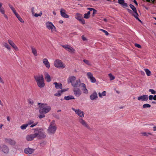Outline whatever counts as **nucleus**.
Listing matches in <instances>:
<instances>
[{"mask_svg": "<svg viewBox=\"0 0 156 156\" xmlns=\"http://www.w3.org/2000/svg\"><path fill=\"white\" fill-rule=\"evenodd\" d=\"M34 78L39 87L42 88L44 86V78L42 75L35 76Z\"/></svg>", "mask_w": 156, "mask_h": 156, "instance_id": "nucleus-2", "label": "nucleus"}, {"mask_svg": "<svg viewBox=\"0 0 156 156\" xmlns=\"http://www.w3.org/2000/svg\"><path fill=\"white\" fill-rule=\"evenodd\" d=\"M106 92L105 91H103L101 93H98V95L100 98H102V96H105L106 95Z\"/></svg>", "mask_w": 156, "mask_h": 156, "instance_id": "nucleus-34", "label": "nucleus"}, {"mask_svg": "<svg viewBox=\"0 0 156 156\" xmlns=\"http://www.w3.org/2000/svg\"><path fill=\"white\" fill-rule=\"evenodd\" d=\"M9 5L10 8L12 10H13L15 9L13 7V6L9 4Z\"/></svg>", "mask_w": 156, "mask_h": 156, "instance_id": "nucleus-54", "label": "nucleus"}, {"mask_svg": "<svg viewBox=\"0 0 156 156\" xmlns=\"http://www.w3.org/2000/svg\"><path fill=\"white\" fill-rule=\"evenodd\" d=\"M97 12V10L95 9H94L93 10V13L92 14V16H94L95 14Z\"/></svg>", "mask_w": 156, "mask_h": 156, "instance_id": "nucleus-52", "label": "nucleus"}, {"mask_svg": "<svg viewBox=\"0 0 156 156\" xmlns=\"http://www.w3.org/2000/svg\"><path fill=\"white\" fill-rule=\"evenodd\" d=\"M66 91V90L63 89L61 90H58V92L54 94V95L57 97H59L61 96L62 93Z\"/></svg>", "mask_w": 156, "mask_h": 156, "instance_id": "nucleus-28", "label": "nucleus"}, {"mask_svg": "<svg viewBox=\"0 0 156 156\" xmlns=\"http://www.w3.org/2000/svg\"><path fill=\"white\" fill-rule=\"evenodd\" d=\"M43 62L44 64L45 65V66L46 68L48 69L50 68V64L49 62L48 61V60L46 58H44L43 59Z\"/></svg>", "mask_w": 156, "mask_h": 156, "instance_id": "nucleus-21", "label": "nucleus"}, {"mask_svg": "<svg viewBox=\"0 0 156 156\" xmlns=\"http://www.w3.org/2000/svg\"><path fill=\"white\" fill-rule=\"evenodd\" d=\"M2 3L0 2V12L2 14H4L5 13V10L2 6Z\"/></svg>", "mask_w": 156, "mask_h": 156, "instance_id": "nucleus-30", "label": "nucleus"}, {"mask_svg": "<svg viewBox=\"0 0 156 156\" xmlns=\"http://www.w3.org/2000/svg\"><path fill=\"white\" fill-rule=\"evenodd\" d=\"M5 140L6 142L12 145H14L16 144V142L11 139H5Z\"/></svg>", "mask_w": 156, "mask_h": 156, "instance_id": "nucleus-25", "label": "nucleus"}, {"mask_svg": "<svg viewBox=\"0 0 156 156\" xmlns=\"http://www.w3.org/2000/svg\"><path fill=\"white\" fill-rule=\"evenodd\" d=\"M34 133L27 135L26 137L27 140L30 141L33 140L35 138L40 139L44 138L46 137L45 132L43 129L37 127L33 129Z\"/></svg>", "mask_w": 156, "mask_h": 156, "instance_id": "nucleus-1", "label": "nucleus"}, {"mask_svg": "<svg viewBox=\"0 0 156 156\" xmlns=\"http://www.w3.org/2000/svg\"><path fill=\"white\" fill-rule=\"evenodd\" d=\"M79 86L82 88V90L84 93L86 94H87L88 93V91L86 88V86L85 84L83 83H80Z\"/></svg>", "mask_w": 156, "mask_h": 156, "instance_id": "nucleus-15", "label": "nucleus"}, {"mask_svg": "<svg viewBox=\"0 0 156 156\" xmlns=\"http://www.w3.org/2000/svg\"><path fill=\"white\" fill-rule=\"evenodd\" d=\"M64 99L66 100H69L71 99H74V97L72 95H69L67 96H65Z\"/></svg>", "mask_w": 156, "mask_h": 156, "instance_id": "nucleus-31", "label": "nucleus"}, {"mask_svg": "<svg viewBox=\"0 0 156 156\" xmlns=\"http://www.w3.org/2000/svg\"><path fill=\"white\" fill-rule=\"evenodd\" d=\"M3 45L6 48L9 50H11V47L7 43L5 42L3 43Z\"/></svg>", "mask_w": 156, "mask_h": 156, "instance_id": "nucleus-32", "label": "nucleus"}, {"mask_svg": "<svg viewBox=\"0 0 156 156\" xmlns=\"http://www.w3.org/2000/svg\"><path fill=\"white\" fill-rule=\"evenodd\" d=\"M34 123V121L31 120H29L28 121L27 123V124L28 125V126L29 125H30L33 124Z\"/></svg>", "mask_w": 156, "mask_h": 156, "instance_id": "nucleus-43", "label": "nucleus"}, {"mask_svg": "<svg viewBox=\"0 0 156 156\" xmlns=\"http://www.w3.org/2000/svg\"><path fill=\"white\" fill-rule=\"evenodd\" d=\"M72 109L73 111H74L75 112V113L80 117L81 118H83L84 117L85 114L84 112L83 111H81L80 109H76L73 108H72Z\"/></svg>", "mask_w": 156, "mask_h": 156, "instance_id": "nucleus-8", "label": "nucleus"}, {"mask_svg": "<svg viewBox=\"0 0 156 156\" xmlns=\"http://www.w3.org/2000/svg\"><path fill=\"white\" fill-rule=\"evenodd\" d=\"M30 48L33 55L35 56H37V53L36 48L33 46H31Z\"/></svg>", "mask_w": 156, "mask_h": 156, "instance_id": "nucleus-27", "label": "nucleus"}, {"mask_svg": "<svg viewBox=\"0 0 156 156\" xmlns=\"http://www.w3.org/2000/svg\"><path fill=\"white\" fill-rule=\"evenodd\" d=\"M100 30L104 33L106 35H108L109 34L108 33L107 31L102 29H101Z\"/></svg>", "mask_w": 156, "mask_h": 156, "instance_id": "nucleus-45", "label": "nucleus"}, {"mask_svg": "<svg viewBox=\"0 0 156 156\" xmlns=\"http://www.w3.org/2000/svg\"><path fill=\"white\" fill-rule=\"evenodd\" d=\"M79 21L80 23L83 25H84L85 24V21L84 20L83 18H82L80 20H79Z\"/></svg>", "mask_w": 156, "mask_h": 156, "instance_id": "nucleus-42", "label": "nucleus"}, {"mask_svg": "<svg viewBox=\"0 0 156 156\" xmlns=\"http://www.w3.org/2000/svg\"><path fill=\"white\" fill-rule=\"evenodd\" d=\"M8 41L9 44L16 51H17L19 50L18 48L12 41L11 40L9 39L8 40Z\"/></svg>", "mask_w": 156, "mask_h": 156, "instance_id": "nucleus-14", "label": "nucleus"}, {"mask_svg": "<svg viewBox=\"0 0 156 156\" xmlns=\"http://www.w3.org/2000/svg\"><path fill=\"white\" fill-rule=\"evenodd\" d=\"M90 98L92 100H94L98 98L97 94L96 91H94L90 96Z\"/></svg>", "mask_w": 156, "mask_h": 156, "instance_id": "nucleus-20", "label": "nucleus"}, {"mask_svg": "<svg viewBox=\"0 0 156 156\" xmlns=\"http://www.w3.org/2000/svg\"><path fill=\"white\" fill-rule=\"evenodd\" d=\"M74 94L76 97H79L81 94L82 92L79 88H75L73 90Z\"/></svg>", "mask_w": 156, "mask_h": 156, "instance_id": "nucleus-12", "label": "nucleus"}, {"mask_svg": "<svg viewBox=\"0 0 156 156\" xmlns=\"http://www.w3.org/2000/svg\"><path fill=\"white\" fill-rule=\"evenodd\" d=\"M38 122H36L34 123L33 124H32V125L30 126V127H34L36 126V125H37Z\"/></svg>", "mask_w": 156, "mask_h": 156, "instance_id": "nucleus-48", "label": "nucleus"}, {"mask_svg": "<svg viewBox=\"0 0 156 156\" xmlns=\"http://www.w3.org/2000/svg\"><path fill=\"white\" fill-rule=\"evenodd\" d=\"M148 99V96L147 95H144L138 97L137 99L141 101H147Z\"/></svg>", "mask_w": 156, "mask_h": 156, "instance_id": "nucleus-13", "label": "nucleus"}, {"mask_svg": "<svg viewBox=\"0 0 156 156\" xmlns=\"http://www.w3.org/2000/svg\"><path fill=\"white\" fill-rule=\"evenodd\" d=\"M87 78L89 79L91 82L94 83L96 81V80L94 77L93 74L90 72H88L87 73Z\"/></svg>", "mask_w": 156, "mask_h": 156, "instance_id": "nucleus-10", "label": "nucleus"}, {"mask_svg": "<svg viewBox=\"0 0 156 156\" xmlns=\"http://www.w3.org/2000/svg\"><path fill=\"white\" fill-rule=\"evenodd\" d=\"M65 10L63 9H62L60 10V14L61 16L63 17L66 18H69V16L65 12Z\"/></svg>", "mask_w": 156, "mask_h": 156, "instance_id": "nucleus-17", "label": "nucleus"}, {"mask_svg": "<svg viewBox=\"0 0 156 156\" xmlns=\"http://www.w3.org/2000/svg\"><path fill=\"white\" fill-rule=\"evenodd\" d=\"M42 14V12H41L39 14H37L36 13L34 15V16L35 17H38V16H41Z\"/></svg>", "mask_w": 156, "mask_h": 156, "instance_id": "nucleus-44", "label": "nucleus"}, {"mask_svg": "<svg viewBox=\"0 0 156 156\" xmlns=\"http://www.w3.org/2000/svg\"><path fill=\"white\" fill-rule=\"evenodd\" d=\"M38 122H36L34 123L33 124H32V125L30 126V127H34L36 126V125H37Z\"/></svg>", "mask_w": 156, "mask_h": 156, "instance_id": "nucleus-47", "label": "nucleus"}, {"mask_svg": "<svg viewBox=\"0 0 156 156\" xmlns=\"http://www.w3.org/2000/svg\"><path fill=\"white\" fill-rule=\"evenodd\" d=\"M45 79L48 82H50L51 81V79L49 75L47 72L44 73Z\"/></svg>", "mask_w": 156, "mask_h": 156, "instance_id": "nucleus-26", "label": "nucleus"}, {"mask_svg": "<svg viewBox=\"0 0 156 156\" xmlns=\"http://www.w3.org/2000/svg\"><path fill=\"white\" fill-rule=\"evenodd\" d=\"M63 22V21L62 20H60L59 21V23H60L62 24V23Z\"/></svg>", "mask_w": 156, "mask_h": 156, "instance_id": "nucleus-63", "label": "nucleus"}, {"mask_svg": "<svg viewBox=\"0 0 156 156\" xmlns=\"http://www.w3.org/2000/svg\"><path fill=\"white\" fill-rule=\"evenodd\" d=\"M153 96L152 95H150L148 96V98L149 100H151L153 99Z\"/></svg>", "mask_w": 156, "mask_h": 156, "instance_id": "nucleus-51", "label": "nucleus"}, {"mask_svg": "<svg viewBox=\"0 0 156 156\" xmlns=\"http://www.w3.org/2000/svg\"><path fill=\"white\" fill-rule=\"evenodd\" d=\"M62 47L67 51L71 53H74L75 50L70 46L68 45H62Z\"/></svg>", "mask_w": 156, "mask_h": 156, "instance_id": "nucleus-9", "label": "nucleus"}, {"mask_svg": "<svg viewBox=\"0 0 156 156\" xmlns=\"http://www.w3.org/2000/svg\"><path fill=\"white\" fill-rule=\"evenodd\" d=\"M78 122L82 124L83 126L87 129H90V127L88 124L86 122L81 118H79L78 119Z\"/></svg>", "mask_w": 156, "mask_h": 156, "instance_id": "nucleus-11", "label": "nucleus"}, {"mask_svg": "<svg viewBox=\"0 0 156 156\" xmlns=\"http://www.w3.org/2000/svg\"><path fill=\"white\" fill-rule=\"evenodd\" d=\"M75 18L76 19L79 21L82 18V16L80 14L77 13L75 15Z\"/></svg>", "mask_w": 156, "mask_h": 156, "instance_id": "nucleus-29", "label": "nucleus"}, {"mask_svg": "<svg viewBox=\"0 0 156 156\" xmlns=\"http://www.w3.org/2000/svg\"><path fill=\"white\" fill-rule=\"evenodd\" d=\"M57 129V127L55 123V121H53L50 123L48 129V133L50 134H54L55 132Z\"/></svg>", "mask_w": 156, "mask_h": 156, "instance_id": "nucleus-4", "label": "nucleus"}, {"mask_svg": "<svg viewBox=\"0 0 156 156\" xmlns=\"http://www.w3.org/2000/svg\"><path fill=\"white\" fill-rule=\"evenodd\" d=\"M28 102L31 105H33L34 103L33 101L31 99H29L28 100Z\"/></svg>", "mask_w": 156, "mask_h": 156, "instance_id": "nucleus-50", "label": "nucleus"}, {"mask_svg": "<svg viewBox=\"0 0 156 156\" xmlns=\"http://www.w3.org/2000/svg\"><path fill=\"white\" fill-rule=\"evenodd\" d=\"M83 61L86 64L90 66L91 65L90 62L88 60L86 59H84Z\"/></svg>", "mask_w": 156, "mask_h": 156, "instance_id": "nucleus-38", "label": "nucleus"}, {"mask_svg": "<svg viewBox=\"0 0 156 156\" xmlns=\"http://www.w3.org/2000/svg\"><path fill=\"white\" fill-rule=\"evenodd\" d=\"M2 151L5 153H8L9 152L8 147L6 145H4L2 147Z\"/></svg>", "mask_w": 156, "mask_h": 156, "instance_id": "nucleus-24", "label": "nucleus"}, {"mask_svg": "<svg viewBox=\"0 0 156 156\" xmlns=\"http://www.w3.org/2000/svg\"><path fill=\"white\" fill-rule=\"evenodd\" d=\"M87 10H90V11H91L92 10L93 11V10L94 9L93 8H87Z\"/></svg>", "mask_w": 156, "mask_h": 156, "instance_id": "nucleus-59", "label": "nucleus"}, {"mask_svg": "<svg viewBox=\"0 0 156 156\" xmlns=\"http://www.w3.org/2000/svg\"><path fill=\"white\" fill-rule=\"evenodd\" d=\"M45 26L49 30H51L52 31L55 30L56 29L54 25L50 22H47L45 23Z\"/></svg>", "mask_w": 156, "mask_h": 156, "instance_id": "nucleus-7", "label": "nucleus"}, {"mask_svg": "<svg viewBox=\"0 0 156 156\" xmlns=\"http://www.w3.org/2000/svg\"><path fill=\"white\" fill-rule=\"evenodd\" d=\"M45 116V115H41L39 116V118L41 119L42 118L44 117Z\"/></svg>", "mask_w": 156, "mask_h": 156, "instance_id": "nucleus-55", "label": "nucleus"}, {"mask_svg": "<svg viewBox=\"0 0 156 156\" xmlns=\"http://www.w3.org/2000/svg\"><path fill=\"white\" fill-rule=\"evenodd\" d=\"M34 149L28 147L24 149V152L27 154H31L34 151Z\"/></svg>", "mask_w": 156, "mask_h": 156, "instance_id": "nucleus-16", "label": "nucleus"}, {"mask_svg": "<svg viewBox=\"0 0 156 156\" xmlns=\"http://www.w3.org/2000/svg\"><path fill=\"white\" fill-rule=\"evenodd\" d=\"M28 125L26 123L22 125L21 126L20 128L22 129H25L28 126Z\"/></svg>", "mask_w": 156, "mask_h": 156, "instance_id": "nucleus-37", "label": "nucleus"}, {"mask_svg": "<svg viewBox=\"0 0 156 156\" xmlns=\"http://www.w3.org/2000/svg\"><path fill=\"white\" fill-rule=\"evenodd\" d=\"M148 91L151 92L152 94H156V91L153 89H149Z\"/></svg>", "mask_w": 156, "mask_h": 156, "instance_id": "nucleus-41", "label": "nucleus"}, {"mask_svg": "<svg viewBox=\"0 0 156 156\" xmlns=\"http://www.w3.org/2000/svg\"><path fill=\"white\" fill-rule=\"evenodd\" d=\"M7 120L8 121H10V119L9 116L7 117Z\"/></svg>", "mask_w": 156, "mask_h": 156, "instance_id": "nucleus-64", "label": "nucleus"}, {"mask_svg": "<svg viewBox=\"0 0 156 156\" xmlns=\"http://www.w3.org/2000/svg\"><path fill=\"white\" fill-rule=\"evenodd\" d=\"M129 7L133 11V16H134L136 20H139L140 22H141V21L139 19L138 17L139 15L137 12L136 9L135 7L132 4H130Z\"/></svg>", "mask_w": 156, "mask_h": 156, "instance_id": "nucleus-6", "label": "nucleus"}, {"mask_svg": "<svg viewBox=\"0 0 156 156\" xmlns=\"http://www.w3.org/2000/svg\"><path fill=\"white\" fill-rule=\"evenodd\" d=\"M141 134L143 136H148L149 135H152V133H146L143 132L141 133Z\"/></svg>", "mask_w": 156, "mask_h": 156, "instance_id": "nucleus-33", "label": "nucleus"}, {"mask_svg": "<svg viewBox=\"0 0 156 156\" xmlns=\"http://www.w3.org/2000/svg\"><path fill=\"white\" fill-rule=\"evenodd\" d=\"M54 66L55 67L58 68H63L65 67V64L59 59H56L55 61Z\"/></svg>", "mask_w": 156, "mask_h": 156, "instance_id": "nucleus-5", "label": "nucleus"}, {"mask_svg": "<svg viewBox=\"0 0 156 156\" xmlns=\"http://www.w3.org/2000/svg\"><path fill=\"white\" fill-rule=\"evenodd\" d=\"M38 104L40 105L39 106V107L40 108L39 112L40 113H47L51 109V107L49 106H47L46 104H41L40 103H38Z\"/></svg>", "mask_w": 156, "mask_h": 156, "instance_id": "nucleus-3", "label": "nucleus"}, {"mask_svg": "<svg viewBox=\"0 0 156 156\" xmlns=\"http://www.w3.org/2000/svg\"><path fill=\"white\" fill-rule=\"evenodd\" d=\"M90 17V15L87 14V13H85L84 15V18L85 19H88Z\"/></svg>", "mask_w": 156, "mask_h": 156, "instance_id": "nucleus-46", "label": "nucleus"}, {"mask_svg": "<svg viewBox=\"0 0 156 156\" xmlns=\"http://www.w3.org/2000/svg\"><path fill=\"white\" fill-rule=\"evenodd\" d=\"M53 84L55 85V87L57 89H62V86L61 83H58L57 82H54L53 83Z\"/></svg>", "mask_w": 156, "mask_h": 156, "instance_id": "nucleus-22", "label": "nucleus"}, {"mask_svg": "<svg viewBox=\"0 0 156 156\" xmlns=\"http://www.w3.org/2000/svg\"><path fill=\"white\" fill-rule=\"evenodd\" d=\"M153 130L154 131H156V126H154L153 127Z\"/></svg>", "mask_w": 156, "mask_h": 156, "instance_id": "nucleus-62", "label": "nucleus"}, {"mask_svg": "<svg viewBox=\"0 0 156 156\" xmlns=\"http://www.w3.org/2000/svg\"><path fill=\"white\" fill-rule=\"evenodd\" d=\"M13 12L15 14V15H16V14H18V13H17L16 12V11L15 9H14V10H12Z\"/></svg>", "mask_w": 156, "mask_h": 156, "instance_id": "nucleus-57", "label": "nucleus"}, {"mask_svg": "<svg viewBox=\"0 0 156 156\" xmlns=\"http://www.w3.org/2000/svg\"><path fill=\"white\" fill-rule=\"evenodd\" d=\"M118 2L119 4L121 5L124 8L128 7L127 4L125 2L124 0H118Z\"/></svg>", "mask_w": 156, "mask_h": 156, "instance_id": "nucleus-19", "label": "nucleus"}, {"mask_svg": "<svg viewBox=\"0 0 156 156\" xmlns=\"http://www.w3.org/2000/svg\"><path fill=\"white\" fill-rule=\"evenodd\" d=\"M3 15L5 17V19H6L7 20L8 19V17L4 13V14H3Z\"/></svg>", "mask_w": 156, "mask_h": 156, "instance_id": "nucleus-58", "label": "nucleus"}, {"mask_svg": "<svg viewBox=\"0 0 156 156\" xmlns=\"http://www.w3.org/2000/svg\"><path fill=\"white\" fill-rule=\"evenodd\" d=\"M133 2L137 5H138V3L135 0H134L133 1Z\"/></svg>", "mask_w": 156, "mask_h": 156, "instance_id": "nucleus-61", "label": "nucleus"}, {"mask_svg": "<svg viewBox=\"0 0 156 156\" xmlns=\"http://www.w3.org/2000/svg\"><path fill=\"white\" fill-rule=\"evenodd\" d=\"M144 70L147 76H150L151 75V72L148 69H145Z\"/></svg>", "mask_w": 156, "mask_h": 156, "instance_id": "nucleus-35", "label": "nucleus"}, {"mask_svg": "<svg viewBox=\"0 0 156 156\" xmlns=\"http://www.w3.org/2000/svg\"><path fill=\"white\" fill-rule=\"evenodd\" d=\"M135 46L139 48H141V46L140 45L136 43L135 44Z\"/></svg>", "mask_w": 156, "mask_h": 156, "instance_id": "nucleus-49", "label": "nucleus"}, {"mask_svg": "<svg viewBox=\"0 0 156 156\" xmlns=\"http://www.w3.org/2000/svg\"><path fill=\"white\" fill-rule=\"evenodd\" d=\"M16 16L20 22H21L22 23L24 22V21L23 20L22 18L20 17V16L18 14H16Z\"/></svg>", "mask_w": 156, "mask_h": 156, "instance_id": "nucleus-36", "label": "nucleus"}, {"mask_svg": "<svg viewBox=\"0 0 156 156\" xmlns=\"http://www.w3.org/2000/svg\"><path fill=\"white\" fill-rule=\"evenodd\" d=\"M127 9V11H128L129 13H131V14H132V15H133V12H132V11L130 9Z\"/></svg>", "mask_w": 156, "mask_h": 156, "instance_id": "nucleus-53", "label": "nucleus"}, {"mask_svg": "<svg viewBox=\"0 0 156 156\" xmlns=\"http://www.w3.org/2000/svg\"><path fill=\"white\" fill-rule=\"evenodd\" d=\"M81 38L84 41H85L87 40L86 38L85 37L83 36H82Z\"/></svg>", "mask_w": 156, "mask_h": 156, "instance_id": "nucleus-56", "label": "nucleus"}, {"mask_svg": "<svg viewBox=\"0 0 156 156\" xmlns=\"http://www.w3.org/2000/svg\"><path fill=\"white\" fill-rule=\"evenodd\" d=\"M153 100L155 101H156V95H154L153 97Z\"/></svg>", "mask_w": 156, "mask_h": 156, "instance_id": "nucleus-60", "label": "nucleus"}, {"mask_svg": "<svg viewBox=\"0 0 156 156\" xmlns=\"http://www.w3.org/2000/svg\"><path fill=\"white\" fill-rule=\"evenodd\" d=\"M110 78V80H113L115 79V77L114 76H113L111 73H109L108 74Z\"/></svg>", "mask_w": 156, "mask_h": 156, "instance_id": "nucleus-39", "label": "nucleus"}, {"mask_svg": "<svg viewBox=\"0 0 156 156\" xmlns=\"http://www.w3.org/2000/svg\"><path fill=\"white\" fill-rule=\"evenodd\" d=\"M151 107V105L148 104H145L143 105V107L144 108H150Z\"/></svg>", "mask_w": 156, "mask_h": 156, "instance_id": "nucleus-40", "label": "nucleus"}, {"mask_svg": "<svg viewBox=\"0 0 156 156\" xmlns=\"http://www.w3.org/2000/svg\"><path fill=\"white\" fill-rule=\"evenodd\" d=\"M76 80V77L75 76H70L68 79V83H71L72 85V84L74 83Z\"/></svg>", "mask_w": 156, "mask_h": 156, "instance_id": "nucleus-18", "label": "nucleus"}, {"mask_svg": "<svg viewBox=\"0 0 156 156\" xmlns=\"http://www.w3.org/2000/svg\"><path fill=\"white\" fill-rule=\"evenodd\" d=\"M80 80L79 79L76 81H75L74 83L72 84V86L74 87H77L79 86V85L80 83Z\"/></svg>", "mask_w": 156, "mask_h": 156, "instance_id": "nucleus-23", "label": "nucleus"}]
</instances>
